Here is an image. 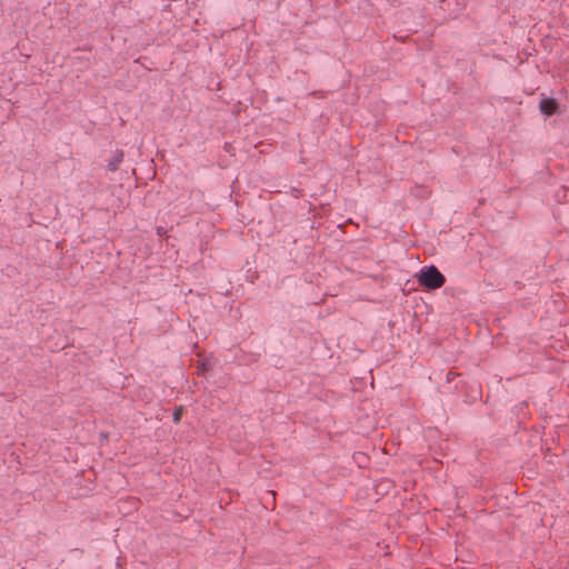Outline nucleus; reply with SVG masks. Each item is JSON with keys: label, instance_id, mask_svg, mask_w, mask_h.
Listing matches in <instances>:
<instances>
[{"label": "nucleus", "instance_id": "obj_1", "mask_svg": "<svg viewBox=\"0 0 569 569\" xmlns=\"http://www.w3.org/2000/svg\"><path fill=\"white\" fill-rule=\"evenodd\" d=\"M418 282L428 290H436L445 284L443 274L435 267H425L417 273Z\"/></svg>", "mask_w": 569, "mask_h": 569}, {"label": "nucleus", "instance_id": "obj_2", "mask_svg": "<svg viewBox=\"0 0 569 569\" xmlns=\"http://www.w3.org/2000/svg\"><path fill=\"white\" fill-rule=\"evenodd\" d=\"M558 103L555 99H543L540 102V110L546 116H551L557 111Z\"/></svg>", "mask_w": 569, "mask_h": 569}, {"label": "nucleus", "instance_id": "obj_3", "mask_svg": "<svg viewBox=\"0 0 569 569\" xmlns=\"http://www.w3.org/2000/svg\"><path fill=\"white\" fill-rule=\"evenodd\" d=\"M122 159L123 154L121 152L116 153L112 160H110V162L108 163V169L110 171L117 170L119 164L122 162Z\"/></svg>", "mask_w": 569, "mask_h": 569}, {"label": "nucleus", "instance_id": "obj_4", "mask_svg": "<svg viewBox=\"0 0 569 569\" xmlns=\"http://www.w3.org/2000/svg\"><path fill=\"white\" fill-rule=\"evenodd\" d=\"M182 411H183L182 407H179V408H177V409L174 410V412H173V421H174L176 423H178V422L181 420Z\"/></svg>", "mask_w": 569, "mask_h": 569}]
</instances>
